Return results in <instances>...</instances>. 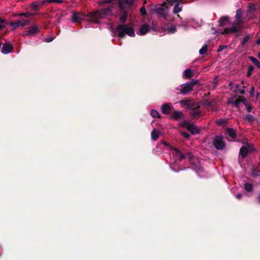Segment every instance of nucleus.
Masks as SVG:
<instances>
[{
    "instance_id": "dca6fc26",
    "label": "nucleus",
    "mask_w": 260,
    "mask_h": 260,
    "mask_svg": "<svg viewBox=\"0 0 260 260\" xmlns=\"http://www.w3.org/2000/svg\"><path fill=\"white\" fill-rule=\"evenodd\" d=\"M12 50L13 47L12 45L10 44L7 43L4 45L2 49V52L4 54H8L12 52Z\"/></svg>"
},
{
    "instance_id": "37998d69",
    "label": "nucleus",
    "mask_w": 260,
    "mask_h": 260,
    "mask_svg": "<svg viewBox=\"0 0 260 260\" xmlns=\"http://www.w3.org/2000/svg\"><path fill=\"white\" fill-rule=\"evenodd\" d=\"M222 48H223V46H220L219 47V49L218 50V51H220V50H221L222 49Z\"/></svg>"
},
{
    "instance_id": "39448f33",
    "label": "nucleus",
    "mask_w": 260,
    "mask_h": 260,
    "mask_svg": "<svg viewBox=\"0 0 260 260\" xmlns=\"http://www.w3.org/2000/svg\"><path fill=\"white\" fill-rule=\"evenodd\" d=\"M171 149L174 152L173 154H174L176 157H178L180 160L184 158H188L190 162L192 163V160L197 159V158L193 156L190 152L186 153L185 155H183L178 149L174 148L172 147H171Z\"/></svg>"
},
{
    "instance_id": "412c9836",
    "label": "nucleus",
    "mask_w": 260,
    "mask_h": 260,
    "mask_svg": "<svg viewBox=\"0 0 260 260\" xmlns=\"http://www.w3.org/2000/svg\"><path fill=\"white\" fill-rule=\"evenodd\" d=\"M182 116V113L179 111H175L172 114V118L174 119H178Z\"/></svg>"
},
{
    "instance_id": "c756f323",
    "label": "nucleus",
    "mask_w": 260,
    "mask_h": 260,
    "mask_svg": "<svg viewBox=\"0 0 260 260\" xmlns=\"http://www.w3.org/2000/svg\"><path fill=\"white\" fill-rule=\"evenodd\" d=\"M167 31L169 33L173 34V33H174L176 31V29L175 27L172 26V27L168 28L167 29Z\"/></svg>"
},
{
    "instance_id": "f03ea898",
    "label": "nucleus",
    "mask_w": 260,
    "mask_h": 260,
    "mask_svg": "<svg viewBox=\"0 0 260 260\" xmlns=\"http://www.w3.org/2000/svg\"><path fill=\"white\" fill-rule=\"evenodd\" d=\"M242 10L239 9L236 11V20L233 26L230 28H225L222 34L234 33L237 32L240 28V24L242 23L241 19Z\"/></svg>"
},
{
    "instance_id": "423d86ee",
    "label": "nucleus",
    "mask_w": 260,
    "mask_h": 260,
    "mask_svg": "<svg viewBox=\"0 0 260 260\" xmlns=\"http://www.w3.org/2000/svg\"><path fill=\"white\" fill-rule=\"evenodd\" d=\"M181 126L187 128L192 134L194 135L199 133L200 130L194 124L189 123L188 121H184L181 123Z\"/></svg>"
},
{
    "instance_id": "6e6552de",
    "label": "nucleus",
    "mask_w": 260,
    "mask_h": 260,
    "mask_svg": "<svg viewBox=\"0 0 260 260\" xmlns=\"http://www.w3.org/2000/svg\"><path fill=\"white\" fill-rule=\"evenodd\" d=\"M196 84V82L191 81L184 84L181 86L180 92L183 94L192 90L193 86Z\"/></svg>"
},
{
    "instance_id": "a211bd4d",
    "label": "nucleus",
    "mask_w": 260,
    "mask_h": 260,
    "mask_svg": "<svg viewBox=\"0 0 260 260\" xmlns=\"http://www.w3.org/2000/svg\"><path fill=\"white\" fill-rule=\"evenodd\" d=\"M149 30V25L147 24H143L141 26L138 34L140 35H144Z\"/></svg>"
},
{
    "instance_id": "c9c22d12",
    "label": "nucleus",
    "mask_w": 260,
    "mask_h": 260,
    "mask_svg": "<svg viewBox=\"0 0 260 260\" xmlns=\"http://www.w3.org/2000/svg\"><path fill=\"white\" fill-rule=\"evenodd\" d=\"M181 135L186 138H188L189 137V134L185 132H182Z\"/></svg>"
},
{
    "instance_id": "e433bc0d",
    "label": "nucleus",
    "mask_w": 260,
    "mask_h": 260,
    "mask_svg": "<svg viewBox=\"0 0 260 260\" xmlns=\"http://www.w3.org/2000/svg\"><path fill=\"white\" fill-rule=\"evenodd\" d=\"M8 24V23H1L0 22V29L2 28H4L6 27V25Z\"/></svg>"
},
{
    "instance_id": "5701e85b",
    "label": "nucleus",
    "mask_w": 260,
    "mask_h": 260,
    "mask_svg": "<svg viewBox=\"0 0 260 260\" xmlns=\"http://www.w3.org/2000/svg\"><path fill=\"white\" fill-rule=\"evenodd\" d=\"M192 75V72L189 69L185 70L183 73V76L187 78L190 77Z\"/></svg>"
},
{
    "instance_id": "f3484780",
    "label": "nucleus",
    "mask_w": 260,
    "mask_h": 260,
    "mask_svg": "<svg viewBox=\"0 0 260 260\" xmlns=\"http://www.w3.org/2000/svg\"><path fill=\"white\" fill-rule=\"evenodd\" d=\"M191 114L194 118H198L202 115V113L199 109V106H197L196 108L192 110Z\"/></svg>"
},
{
    "instance_id": "8fccbe9b",
    "label": "nucleus",
    "mask_w": 260,
    "mask_h": 260,
    "mask_svg": "<svg viewBox=\"0 0 260 260\" xmlns=\"http://www.w3.org/2000/svg\"><path fill=\"white\" fill-rule=\"evenodd\" d=\"M258 57L260 59V52L258 54Z\"/></svg>"
},
{
    "instance_id": "3c124183",
    "label": "nucleus",
    "mask_w": 260,
    "mask_h": 260,
    "mask_svg": "<svg viewBox=\"0 0 260 260\" xmlns=\"http://www.w3.org/2000/svg\"><path fill=\"white\" fill-rule=\"evenodd\" d=\"M1 45H2V44H1V43H0V47H1Z\"/></svg>"
},
{
    "instance_id": "7c9ffc66",
    "label": "nucleus",
    "mask_w": 260,
    "mask_h": 260,
    "mask_svg": "<svg viewBox=\"0 0 260 260\" xmlns=\"http://www.w3.org/2000/svg\"><path fill=\"white\" fill-rule=\"evenodd\" d=\"M249 39H250L249 36H247L245 37H244L242 42V45H244L245 43H246Z\"/></svg>"
},
{
    "instance_id": "de8ad7c7",
    "label": "nucleus",
    "mask_w": 260,
    "mask_h": 260,
    "mask_svg": "<svg viewBox=\"0 0 260 260\" xmlns=\"http://www.w3.org/2000/svg\"><path fill=\"white\" fill-rule=\"evenodd\" d=\"M247 111H248L249 112H251V108H247Z\"/></svg>"
},
{
    "instance_id": "a878e982",
    "label": "nucleus",
    "mask_w": 260,
    "mask_h": 260,
    "mask_svg": "<svg viewBox=\"0 0 260 260\" xmlns=\"http://www.w3.org/2000/svg\"><path fill=\"white\" fill-rule=\"evenodd\" d=\"M150 114L154 118H155V117L159 118L160 117V116L159 114L158 113V112L154 110H152L151 111Z\"/></svg>"
},
{
    "instance_id": "b1692460",
    "label": "nucleus",
    "mask_w": 260,
    "mask_h": 260,
    "mask_svg": "<svg viewBox=\"0 0 260 260\" xmlns=\"http://www.w3.org/2000/svg\"><path fill=\"white\" fill-rule=\"evenodd\" d=\"M229 21V18L228 17H223L219 20V23L221 25H224L225 22Z\"/></svg>"
},
{
    "instance_id": "bb28decb",
    "label": "nucleus",
    "mask_w": 260,
    "mask_h": 260,
    "mask_svg": "<svg viewBox=\"0 0 260 260\" xmlns=\"http://www.w3.org/2000/svg\"><path fill=\"white\" fill-rule=\"evenodd\" d=\"M244 188L246 190L250 191L252 190L253 186L251 183H245L244 184Z\"/></svg>"
},
{
    "instance_id": "393cba45",
    "label": "nucleus",
    "mask_w": 260,
    "mask_h": 260,
    "mask_svg": "<svg viewBox=\"0 0 260 260\" xmlns=\"http://www.w3.org/2000/svg\"><path fill=\"white\" fill-rule=\"evenodd\" d=\"M180 103L182 106H189L191 104V102H190V101H189L188 100H184L181 101L180 102Z\"/></svg>"
},
{
    "instance_id": "473e14b6",
    "label": "nucleus",
    "mask_w": 260,
    "mask_h": 260,
    "mask_svg": "<svg viewBox=\"0 0 260 260\" xmlns=\"http://www.w3.org/2000/svg\"><path fill=\"white\" fill-rule=\"evenodd\" d=\"M225 123V121L223 119H219L217 121V123L219 125H224Z\"/></svg>"
},
{
    "instance_id": "79ce46f5",
    "label": "nucleus",
    "mask_w": 260,
    "mask_h": 260,
    "mask_svg": "<svg viewBox=\"0 0 260 260\" xmlns=\"http://www.w3.org/2000/svg\"><path fill=\"white\" fill-rule=\"evenodd\" d=\"M52 40H53L52 38L50 39H46V42H51Z\"/></svg>"
},
{
    "instance_id": "58836bf2",
    "label": "nucleus",
    "mask_w": 260,
    "mask_h": 260,
    "mask_svg": "<svg viewBox=\"0 0 260 260\" xmlns=\"http://www.w3.org/2000/svg\"><path fill=\"white\" fill-rule=\"evenodd\" d=\"M254 92V87H252L251 88L250 93H251V94H253Z\"/></svg>"
},
{
    "instance_id": "a18cd8bd",
    "label": "nucleus",
    "mask_w": 260,
    "mask_h": 260,
    "mask_svg": "<svg viewBox=\"0 0 260 260\" xmlns=\"http://www.w3.org/2000/svg\"><path fill=\"white\" fill-rule=\"evenodd\" d=\"M257 44H260V38L257 40Z\"/></svg>"
},
{
    "instance_id": "a19ab883",
    "label": "nucleus",
    "mask_w": 260,
    "mask_h": 260,
    "mask_svg": "<svg viewBox=\"0 0 260 260\" xmlns=\"http://www.w3.org/2000/svg\"><path fill=\"white\" fill-rule=\"evenodd\" d=\"M0 22L1 23H5V20L4 19L0 18Z\"/></svg>"
},
{
    "instance_id": "f257e3e1",
    "label": "nucleus",
    "mask_w": 260,
    "mask_h": 260,
    "mask_svg": "<svg viewBox=\"0 0 260 260\" xmlns=\"http://www.w3.org/2000/svg\"><path fill=\"white\" fill-rule=\"evenodd\" d=\"M111 10L109 8L103 9L95 12L89 13L86 15L81 12L74 13L73 15L72 20L74 22H80L81 20H87L91 22H99V20L110 15Z\"/></svg>"
},
{
    "instance_id": "4c0bfd02",
    "label": "nucleus",
    "mask_w": 260,
    "mask_h": 260,
    "mask_svg": "<svg viewBox=\"0 0 260 260\" xmlns=\"http://www.w3.org/2000/svg\"><path fill=\"white\" fill-rule=\"evenodd\" d=\"M236 198L238 199H240L242 197V194L241 193H238L236 195Z\"/></svg>"
},
{
    "instance_id": "09e8293b",
    "label": "nucleus",
    "mask_w": 260,
    "mask_h": 260,
    "mask_svg": "<svg viewBox=\"0 0 260 260\" xmlns=\"http://www.w3.org/2000/svg\"><path fill=\"white\" fill-rule=\"evenodd\" d=\"M248 13L249 14H251V13H252V10H248Z\"/></svg>"
},
{
    "instance_id": "7ed1b4c3",
    "label": "nucleus",
    "mask_w": 260,
    "mask_h": 260,
    "mask_svg": "<svg viewBox=\"0 0 260 260\" xmlns=\"http://www.w3.org/2000/svg\"><path fill=\"white\" fill-rule=\"evenodd\" d=\"M134 0H119L118 5L120 9L123 10V14L120 16V20L121 22H124L127 18V13L124 10L128 9H131L133 7V2Z\"/></svg>"
},
{
    "instance_id": "aec40b11",
    "label": "nucleus",
    "mask_w": 260,
    "mask_h": 260,
    "mask_svg": "<svg viewBox=\"0 0 260 260\" xmlns=\"http://www.w3.org/2000/svg\"><path fill=\"white\" fill-rule=\"evenodd\" d=\"M159 131L154 129L151 132V138L152 139V140H153L154 141H156V140H157V139L159 137Z\"/></svg>"
},
{
    "instance_id": "4be33fe9",
    "label": "nucleus",
    "mask_w": 260,
    "mask_h": 260,
    "mask_svg": "<svg viewBox=\"0 0 260 260\" xmlns=\"http://www.w3.org/2000/svg\"><path fill=\"white\" fill-rule=\"evenodd\" d=\"M250 60L254 64L257 68H260V63L258 60L253 56L249 57Z\"/></svg>"
},
{
    "instance_id": "4468645a",
    "label": "nucleus",
    "mask_w": 260,
    "mask_h": 260,
    "mask_svg": "<svg viewBox=\"0 0 260 260\" xmlns=\"http://www.w3.org/2000/svg\"><path fill=\"white\" fill-rule=\"evenodd\" d=\"M168 9L166 7L161 6L156 9V12L159 15L166 17L167 15Z\"/></svg>"
},
{
    "instance_id": "f704fd0d",
    "label": "nucleus",
    "mask_w": 260,
    "mask_h": 260,
    "mask_svg": "<svg viewBox=\"0 0 260 260\" xmlns=\"http://www.w3.org/2000/svg\"><path fill=\"white\" fill-rule=\"evenodd\" d=\"M140 11L142 15H145L146 14V9L144 7H142L140 9Z\"/></svg>"
},
{
    "instance_id": "9d476101",
    "label": "nucleus",
    "mask_w": 260,
    "mask_h": 260,
    "mask_svg": "<svg viewBox=\"0 0 260 260\" xmlns=\"http://www.w3.org/2000/svg\"><path fill=\"white\" fill-rule=\"evenodd\" d=\"M164 4L165 6L169 5L171 6L175 4V7L173 10L175 13H178L182 10L181 8L179 7L178 0H166V1L164 2Z\"/></svg>"
},
{
    "instance_id": "cd10ccee",
    "label": "nucleus",
    "mask_w": 260,
    "mask_h": 260,
    "mask_svg": "<svg viewBox=\"0 0 260 260\" xmlns=\"http://www.w3.org/2000/svg\"><path fill=\"white\" fill-rule=\"evenodd\" d=\"M61 3L62 1L60 0H45L42 1V4H44L45 3Z\"/></svg>"
},
{
    "instance_id": "c85d7f7f",
    "label": "nucleus",
    "mask_w": 260,
    "mask_h": 260,
    "mask_svg": "<svg viewBox=\"0 0 260 260\" xmlns=\"http://www.w3.org/2000/svg\"><path fill=\"white\" fill-rule=\"evenodd\" d=\"M207 50V46H203L199 51V52L201 54L203 55L204 54Z\"/></svg>"
},
{
    "instance_id": "2f4dec72",
    "label": "nucleus",
    "mask_w": 260,
    "mask_h": 260,
    "mask_svg": "<svg viewBox=\"0 0 260 260\" xmlns=\"http://www.w3.org/2000/svg\"><path fill=\"white\" fill-rule=\"evenodd\" d=\"M253 70V67L252 66H249L248 68V71L247 72V76L249 77L252 72V71Z\"/></svg>"
},
{
    "instance_id": "6ab92c4d",
    "label": "nucleus",
    "mask_w": 260,
    "mask_h": 260,
    "mask_svg": "<svg viewBox=\"0 0 260 260\" xmlns=\"http://www.w3.org/2000/svg\"><path fill=\"white\" fill-rule=\"evenodd\" d=\"M172 106L170 104H164L162 106L161 111L164 114H169L171 110Z\"/></svg>"
},
{
    "instance_id": "1a4fd4ad",
    "label": "nucleus",
    "mask_w": 260,
    "mask_h": 260,
    "mask_svg": "<svg viewBox=\"0 0 260 260\" xmlns=\"http://www.w3.org/2000/svg\"><path fill=\"white\" fill-rule=\"evenodd\" d=\"M244 99L243 96L232 97L228 99V103L233 104L236 107H239L240 105L244 102Z\"/></svg>"
},
{
    "instance_id": "49530a36",
    "label": "nucleus",
    "mask_w": 260,
    "mask_h": 260,
    "mask_svg": "<svg viewBox=\"0 0 260 260\" xmlns=\"http://www.w3.org/2000/svg\"><path fill=\"white\" fill-rule=\"evenodd\" d=\"M164 145H165L167 146H170L169 144L168 143H167V142H165L164 143Z\"/></svg>"
},
{
    "instance_id": "9b49d317",
    "label": "nucleus",
    "mask_w": 260,
    "mask_h": 260,
    "mask_svg": "<svg viewBox=\"0 0 260 260\" xmlns=\"http://www.w3.org/2000/svg\"><path fill=\"white\" fill-rule=\"evenodd\" d=\"M29 23V20L26 19H21L19 20H17L16 21L11 22L10 23V25L13 28V29H16L19 27H23Z\"/></svg>"
},
{
    "instance_id": "72a5a7b5",
    "label": "nucleus",
    "mask_w": 260,
    "mask_h": 260,
    "mask_svg": "<svg viewBox=\"0 0 260 260\" xmlns=\"http://www.w3.org/2000/svg\"><path fill=\"white\" fill-rule=\"evenodd\" d=\"M17 16H25L26 17H28V16H29L30 15L28 13H20V14H18L17 15Z\"/></svg>"
},
{
    "instance_id": "20e7f679",
    "label": "nucleus",
    "mask_w": 260,
    "mask_h": 260,
    "mask_svg": "<svg viewBox=\"0 0 260 260\" xmlns=\"http://www.w3.org/2000/svg\"><path fill=\"white\" fill-rule=\"evenodd\" d=\"M116 30L117 32L118 36L120 38L124 37L126 35L130 37L135 35L134 29L126 25H119L116 27Z\"/></svg>"
},
{
    "instance_id": "ea45409f",
    "label": "nucleus",
    "mask_w": 260,
    "mask_h": 260,
    "mask_svg": "<svg viewBox=\"0 0 260 260\" xmlns=\"http://www.w3.org/2000/svg\"><path fill=\"white\" fill-rule=\"evenodd\" d=\"M31 6L33 7L34 8H37L38 7V5L36 3H33V4H32Z\"/></svg>"
},
{
    "instance_id": "f8f14e48",
    "label": "nucleus",
    "mask_w": 260,
    "mask_h": 260,
    "mask_svg": "<svg viewBox=\"0 0 260 260\" xmlns=\"http://www.w3.org/2000/svg\"><path fill=\"white\" fill-rule=\"evenodd\" d=\"M252 150V146L249 145V144H247L245 146H243L240 149V154L243 157H245L247 156L248 153L251 151Z\"/></svg>"
},
{
    "instance_id": "2eb2a0df",
    "label": "nucleus",
    "mask_w": 260,
    "mask_h": 260,
    "mask_svg": "<svg viewBox=\"0 0 260 260\" xmlns=\"http://www.w3.org/2000/svg\"><path fill=\"white\" fill-rule=\"evenodd\" d=\"M225 131L228 136L231 138L232 141L236 139L237 134L236 131L234 129L228 127L226 128Z\"/></svg>"
},
{
    "instance_id": "ddd939ff",
    "label": "nucleus",
    "mask_w": 260,
    "mask_h": 260,
    "mask_svg": "<svg viewBox=\"0 0 260 260\" xmlns=\"http://www.w3.org/2000/svg\"><path fill=\"white\" fill-rule=\"evenodd\" d=\"M39 31V28L37 25H33L30 27L25 32V35H34Z\"/></svg>"
},
{
    "instance_id": "c03bdc74",
    "label": "nucleus",
    "mask_w": 260,
    "mask_h": 260,
    "mask_svg": "<svg viewBox=\"0 0 260 260\" xmlns=\"http://www.w3.org/2000/svg\"><path fill=\"white\" fill-rule=\"evenodd\" d=\"M257 198H258V202L260 203V193L258 194Z\"/></svg>"
},
{
    "instance_id": "0eeeda50",
    "label": "nucleus",
    "mask_w": 260,
    "mask_h": 260,
    "mask_svg": "<svg viewBox=\"0 0 260 260\" xmlns=\"http://www.w3.org/2000/svg\"><path fill=\"white\" fill-rule=\"evenodd\" d=\"M213 144L217 149H222L224 148L225 144L223 141V136L220 135L215 137L213 140Z\"/></svg>"
}]
</instances>
